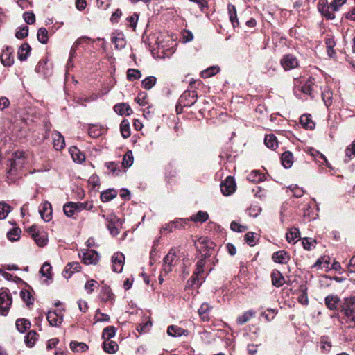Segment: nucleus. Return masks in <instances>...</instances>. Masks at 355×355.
Returning a JSON list of instances; mask_svg holds the SVG:
<instances>
[{"instance_id":"47","label":"nucleus","mask_w":355,"mask_h":355,"mask_svg":"<svg viewBox=\"0 0 355 355\" xmlns=\"http://www.w3.org/2000/svg\"><path fill=\"white\" fill-rule=\"evenodd\" d=\"M75 207L78 212L83 210H91L93 208V203L92 201H85L83 202H75Z\"/></svg>"},{"instance_id":"59","label":"nucleus","mask_w":355,"mask_h":355,"mask_svg":"<svg viewBox=\"0 0 355 355\" xmlns=\"http://www.w3.org/2000/svg\"><path fill=\"white\" fill-rule=\"evenodd\" d=\"M105 166L114 175H118L121 173L119 163L114 162H109L105 163Z\"/></svg>"},{"instance_id":"58","label":"nucleus","mask_w":355,"mask_h":355,"mask_svg":"<svg viewBox=\"0 0 355 355\" xmlns=\"http://www.w3.org/2000/svg\"><path fill=\"white\" fill-rule=\"evenodd\" d=\"M345 157H347V159H345V162H349L352 158L355 157V140L346 148Z\"/></svg>"},{"instance_id":"38","label":"nucleus","mask_w":355,"mask_h":355,"mask_svg":"<svg viewBox=\"0 0 355 355\" xmlns=\"http://www.w3.org/2000/svg\"><path fill=\"white\" fill-rule=\"evenodd\" d=\"M36 244L40 247H43L46 245L48 239L44 232H40L39 234H34L33 238Z\"/></svg>"},{"instance_id":"52","label":"nucleus","mask_w":355,"mask_h":355,"mask_svg":"<svg viewBox=\"0 0 355 355\" xmlns=\"http://www.w3.org/2000/svg\"><path fill=\"white\" fill-rule=\"evenodd\" d=\"M20 296L27 305L33 304L34 299L30 291L27 290H21L20 292Z\"/></svg>"},{"instance_id":"37","label":"nucleus","mask_w":355,"mask_h":355,"mask_svg":"<svg viewBox=\"0 0 355 355\" xmlns=\"http://www.w3.org/2000/svg\"><path fill=\"white\" fill-rule=\"evenodd\" d=\"M120 131L122 137L125 139L130 136V123L128 120L123 119L120 124Z\"/></svg>"},{"instance_id":"44","label":"nucleus","mask_w":355,"mask_h":355,"mask_svg":"<svg viewBox=\"0 0 355 355\" xmlns=\"http://www.w3.org/2000/svg\"><path fill=\"white\" fill-rule=\"evenodd\" d=\"M64 214L68 217H72L75 213H78L75 207V202H69L63 207Z\"/></svg>"},{"instance_id":"19","label":"nucleus","mask_w":355,"mask_h":355,"mask_svg":"<svg viewBox=\"0 0 355 355\" xmlns=\"http://www.w3.org/2000/svg\"><path fill=\"white\" fill-rule=\"evenodd\" d=\"M272 259L276 263L284 264L290 260V256L286 251L279 250L273 253Z\"/></svg>"},{"instance_id":"50","label":"nucleus","mask_w":355,"mask_h":355,"mask_svg":"<svg viewBox=\"0 0 355 355\" xmlns=\"http://www.w3.org/2000/svg\"><path fill=\"white\" fill-rule=\"evenodd\" d=\"M133 155L131 150L127 151L123 155L122 165L124 167H130L133 164Z\"/></svg>"},{"instance_id":"57","label":"nucleus","mask_w":355,"mask_h":355,"mask_svg":"<svg viewBox=\"0 0 355 355\" xmlns=\"http://www.w3.org/2000/svg\"><path fill=\"white\" fill-rule=\"evenodd\" d=\"M141 71L135 69H129L127 71V78L130 81H134L141 77Z\"/></svg>"},{"instance_id":"39","label":"nucleus","mask_w":355,"mask_h":355,"mask_svg":"<svg viewBox=\"0 0 355 355\" xmlns=\"http://www.w3.org/2000/svg\"><path fill=\"white\" fill-rule=\"evenodd\" d=\"M248 180L252 182H259L264 180L265 175L258 171H252L248 175Z\"/></svg>"},{"instance_id":"9","label":"nucleus","mask_w":355,"mask_h":355,"mask_svg":"<svg viewBox=\"0 0 355 355\" xmlns=\"http://www.w3.org/2000/svg\"><path fill=\"white\" fill-rule=\"evenodd\" d=\"M236 189V183L232 176H228L220 183V190L224 196L232 194Z\"/></svg>"},{"instance_id":"28","label":"nucleus","mask_w":355,"mask_h":355,"mask_svg":"<svg viewBox=\"0 0 355 355\" xmlns=\"http://www.w3.org/2000/svg\"><path fill=\"white\" fill-rule=\"evenodd\" d=\"M89 40H90V38H89L87 37H81L78 38V40H76L70 49L69 58H74L76 57L78 46L80 44L85 43V42H87Z\"/></svg>"},{"instance_id":"55","label":"nucleus","mask_w":355,"mask_h":355,"mask_svg":"<svg viewBox=\"0 0 355 355\" xmlns=\"http://www.w3.org/2000/svg\"><path fill=\"white\" fill-rule=\"evenodd\" d=\"M51 269L52 268L50 263L46 262L42 265L40 272L42 276L45 277L47 279H50L51 277Z\"/></svg>"},{"instance_id":"41","label":"nucleus","mask_w":355,"mask_h":355,"mask_svg":"<svg viewBox=\"0 0 355 355\" xmlns=\"http://www.w3.org/2000/svg\"><path fill=\"white\" fill-rule=\"evenodd\" d=\"M115 334L116 328L114 326H109L103 329L102 338L104 340H110L112 338L114 337Z\"/></svg>"},{"instance_id":"23","label":"nucleus","mask_w":355,"mask_h":355,"mask_svg":"<svg viewBox=\"0 0 355 355\" xmlns=\"http://www.w3.org/2000/svg\"><path fill=\"white\" fill-rule=\"evenodd\" d=\"M255 316V312L253 310H248L243 313L241 315L238 316L236 318V323L239 325H243L247 322H248L250 319Z\"/></svg>"},{"instance_id":"7","label":"nucleus","mask_w":355,"mask_h":355,"mask_svg":"<svg viewBox=\"0 0 355 355\" xmlns=\"http://www.w3.org/2000/svg\"><path fill=\"white\" fill-rule=\"evenodd\" d=\"M280 63L285 71L294 69L299 66L298 60L292 54L284 55L281 59Z\"/></svg>"},{"instance_id":"13","label":"nucleus","mask_w":355,"mask_h":355,"mask_svg":"<svg viewBox=\"0 0 355 355\" xmlns=\"http://www.w3.org/2000/svg\"><path fill=\"white\" fill-rule=\"evenodd\" d=\"M13 49L7 46L1 55V61L4 66L10 67L14 63Z\"/></svg>"},{"instance_id":"17","label":"nucleus","mask_w":355,"mask_h":355,"mask_svg":"<svg viewBox=\"0 0 355 355\" xmlns=\"http://www.w3.org/2000/svg\"><path fill=\"white\" fill-rule=\"evenodd\" d=\"M99 297L105 302H109L112 303L114 301V295L112 292L111 288L107 286L102 287Z\"/></svg>"},{"instance_id":"31","label":"nucleus","mask_w":355,"mask_h":355,"mask_svg":"<svg viewBox=\"0 0 355 355\" xmlns=\"http://www.w3.org/2000/svg\"><path fill=\"white\" fill-rule=\"evenodd\" d=\"M264 143L268 148L272 150H275L278 147L277 138L272 134L266 135Z\"/></svg>"},{"instance_id":"8","label":"nucleus","mask_w":355,"mask_h":355,"mask_svg":"<svg viewBox=\"0 0 355 355\" xmlns=\"http://www.w3.org/2000/svg\"><path fill=\"white\" fill-rule=\"evenodd\" d=\"M106 222L110 233L114 236H117L119 234V219L118 217L114 214H110L106 216Z\"/></svg>"},{"instance_id":"60","label":"nucleus","mask_w":355,"mask_h":355,"mask_svg":"<svg viewBox=\"0 0 355 355\" xmlns=\"http://www.w3.org/2000/svg\"><path fill=\"white\" fill-rule=\"evenodd\" d=\"M287 189L290 190L296 198H300L304 193L303 189L299 187L297 184L291 185L287 187Z\"/></svg>"},{"instance_id":"25","label":"nucleus","mask_w":355,"mask_h":355,"mask_svg":"<svg viewBox=\"0 0 355 355\" xmlns=\"http://www.w3.org/2000/svg\"><path fill=\"white\" fill-rule=\"evenodd\" d=\"M300 238V231L296 227H291L286 234V241L290 243H295Z\"/></svg>"},{"instance_id":"5","label":"nucleus","mask_w":355,"mask_h":355,"mask_svg":"<svg viewBox=\"0 0 355 355\" xmlns=\"http://www.w3.org/2000/svg\"><path fill=\"white\" fill-rule=\"evenodd\" d=\"M198 94L196 91H184L180 96L178 104L181 107H191L197 101Z\"/></svg>"},{"instance_id":"53","label":"nucleus","mask_w":355,"mask_h":355,"mask_svg":"<svg viewBox=\"0 0 355 355\" xmlns=\"http://www.w3.org/2000/svg\"><path fill=\"white\" fill-rule=\"evenodd\" d=\"M156 83V78L155 76H148L143 80L141 85L146 89H150Z\"/></svg>"},{"instance_id":"14","label":"nucleus","mask_w":355,"mask_h":355,"mask_svg":"<svg viewBox=\"0 0 355 355\" xmlns=\"http://www.w3.org/2000/svg\"><path fill=\"white\" fill-rule=\"evenodd\" d=\"M112 42L114 44L116 49H122L126 45L125 36L121 32H116L112 34Z\"/></svg>"},{"instance_id":"51","label":"nucleus","mask_w":355,"mask_h":355,"mask_svg":"<svg viewBox=\"0 0 355 355\" xmlns=\"http://www.w3.org/2000/svg\"><path fill=\"white\" fill-rule=\"evenodd\" d=\"M332 345L331 342L328 340L327 337L323 336L320 340V348L323 353H328L330 352Z\"/></svg>"},{"instance_id":"22","label":"nucleus","mask_w":355,"mask_h":355,"mask_svg":"<svg viewBox=\"0 0 355 355\" xmlns=\"http://www.w3.org/2000/svg\"><path fill=\"white\" fill-rule=\"evenodd\" d=\"M340 299L336 295H329L325 297V304L330 310H336L338 308Z\"/></svg>"},{"instance_id":"24","label":"nucleus","mask_w":355,"mask_h":355,"mask_svg":"<svg viewBox=\"0 0 355 355\" xmlns=\"http://www.w3.org/2000/svg\"><path fill=\"white\" fill-rule=\"evenodd\" d=\"M114 110L120 115H130L132 110L126 103H119L114 105Z\"/></svg>"},{"instance_id":"3","label":"nucleus","mask_w":355,"mask_h":355,"mask_svg":"<svg viewBox=\"0 0 355 355\" xmlns=\"http://www.w3.org/2000/svg\"><path fill=\"white\" fill-rule=\"evenodd\" d=\"M12 300L10 291L6 288H0V313L7 315Z\"/></svg>"},{"instance_id":"43","label":"nucleus","mask_w":355,"mask_h":355,"mask_svg":"<svg viewBox=\"0 0 355 355\" xmlns=\"http://www.w3.org/2000/svg\"><path fill=\"white\" fill-rule=\"evenodd\" d=\"M38 335L35 331H30L25 336V343L28 347H33L37 340Z\"/></svg>"},{"instance_id":"49","label":"nucleus","mask_w":355,"mask_h":355,"mask_svg":"<svg viewBox=\"0 0 355 355\" xmlns=\"http://www.w3.org/2000/svg\"><path fill=\"white\" fill-rule=\"evenodd\" d=\"M102 128L96 125H92L88 130L89 135L92 138H97L102 134Z\"/></svg>"},{"instance_id":"16","label":"nucleus","mask_w":355,"mask_h":355,"mask_svg":"<svg viewBox=\"0 0 355 355\" xmlns=\"http://www.w3.org/2000/svg\"><path fill=\"white\" fill-rule=\"evenodd\" d=\"M272 286L279 288L285 283V278L278 270H273L270 275Z\"/></svg>"},{"instance_id":"30","label":"nucleus","mask_w":355,"mask_h":355,"mask_svg":"<svg viewBox=\"0 0 355 355\" xmlns=\"http://www.w3.org/2000/svg\"><path fill=\"white\" fill-rule=\"evenodd\" d=\"M209 218V214L206 211H199L196 214L192 215L190 217V220L195 223H204Z\"/></svg>"},{"instance_id":"63","label":"nucleus","mask_w":355,"mask_h":355,"mask_svg":"<svg viewBox=\"0 0 355 355\" xmlns=\"http://www.w3.org/2000/svg\"><path fill=\"white\" fill-rule=\"evenodd\" d=\"M314 85L313 81L311 79L307 80V82L302 87V92L304 94L312 95L313 87Z\"/></svg>"},{"instance_id":"4","label":"nucleus","mask_w":355,"mask_h":355,"mask_svg":"<svg viewBox=\"0 0 355 355\" xmlns=\"http://www.w3.org/2000/svg\"><path fill=\"white\" fill-rule=\"evenodd\" d=\"M78 256L81 259L82 262L86 265L96 264L99 260L98 253L94 250H81L78 253Z\"/></svg>"},{"instance_id":"15","label":"nucleus","mask_w":355,"mask_h":355,"mask_svg":"<svg viewBox=\"0 0 355 355\" xmlns=\"http://www.w3.org/2000/svg\"><path fill=\"white\" fill-rule=\"evenodd\" d=\"M41 218L46 222H49L52 218L51 204L48 201L42 204V209L39 211Z\"/></svg>"},{"instance_id":"6","label":"nucleus","mask_w":355,"mask_h":355,"mask_svg":"<svg viewBox=\"0 0 355 355\" xmlns=\"http://www.w3.org/2000/svg\"><path fill=\"white\" fill-rule=\"evenodd\" d=\"M203 257L200 259L196 263V270L193 272L192 277L188 280L187 284L192 286L194 284H200L199 277L204 272V267L205 265V258L207 254L202 255Z\"/></svg>"},{"instance_id":"48","label":"nucleus","mask_w":355,"mask_h":355,"mask_svg":"<svg viewBox=\"0 0 355 355\" xmlns=\"http://www.w3.org/2000/svg\"><path fill=\"white\" fill-rule=\"evenodd\" d=\"M37 40L42 44L48 42V31L45 28H40L37 34Z\"/></svg>"},{"instance_id":"1","label":"nucleus","mask_w":355,"mask_h":355,"mask_svg":"<svg viewBox=\"0 0 355 355\" xmlns=\"http://www.w3.org/2000/svg\"><path fill=\"white\" fill-rule=\"evenodd\" d=\"M27 154L23 150H17L11 154L8 158V169L7 173L9 175L16 174L20 171L26 163Z\"/></svg>"},{"instance_id":"11","label":"nucleus","mask_w":355,"mask_h":355,"mask_svg":"<svg viewBox=\"0 0 355 355\" xmlns=\"http://www.w3.org/2000/svg\"><path fill=\"white\" fill-rule=\"evenodd\" d=\"M46 318L49 324L52 327H58L63 321V315L60 311H49Z\"/></svg>"},{"instance_id":"40","label":"nucleus","mask_w":355,"mask_h":355,"mask_svg":"<svg viewBox=\"0 0 355 355\" xmlns=\"http://www.w3.org/2000/svg\"><path fill=\"white\" fill-rule=\"evenodd\" d=\"M31 327V322L24 318L17 319L16 321V327L19 331L24 333Z\"/></svg>"},{"instance_id":"18","label":"nucleus","mask_w":355,"mask_h":355,"mask_svg":"<svg viewBox=\"0 0 355 355\" xmlns=\"http://www.w3.org/2000/svg\"><path fill=\"white\" fill-rule=\"evenodd\" d=\"M81 268L80 264L78 262H71L67 264L63 271V275L64 277L69 279L71 277L72 274L76 272L80 271Z\"/></svg>"},{"instance_id":"61","label":"nucleus","mask_w":355,"mask_h":355,"mask_svg":"<svg viewBox=\"0 0 355 355\" xmlns=\"http://www.w3.org/2000/svg\"><path fill=\"white\" fill-rule=\"evenodd\" d=\"M20 232H21L20 229L12 228L7 233V237L11 241H17L19 239Z\"/></svg>"},{"instance_id":"32","label":"nucleus","mask_w":355,"mask_h":355,"mask_svg":"<svg viewBox=\"0 0 355 355\" xmlns=\"http://www.w3.org/2000/svg\"><path fill=\"white\" fill-rule=\"evenodd\" d=\"M282 163L286 168L291 167L293 162V155L289 151H286L282 155Z\"/></svg>"},{"instance_id":"26","label":"nucleus","mask_w":355,"mask_h":355,"mask_svg":"<svg viewBox=\"0 0 355 355\" xmlns=\"http://www.w3.org/2000/svg\"><path fill=\"white\" fill-rule=\"evenodd\" d=\"M229 19L234 28L239 26V23L237 18L236 8L234 5L229 4L227 6Z\"/></svg>"},{"instance_id":"62","label":"nucleus","mask_w":355,"mask_h":355,"mask_svg":"<svg viewBox=\"0 0 355 355\" xmlns=\"http://www.w3.org/2000/svg\"><path fill=\"white\" fill-rule=\"evenodd\" d=\"M322 100L327 107H329L331 105V103H332V92L330 90L327 89V90H324V92H322Z\"/></svg>"},{"instance_id":"10","label":"nucleus","mask_w":355,"mask_h":355,"mask_svg":"<svg viewBox=\"0 0 355 355\" xmlns=\"http://www.w3.org/2000/svg\"><path fill=\"white\" fill-rule=\"evenodd\" d=\"M125 261V256L121 252H116L112 257L113 271L117 273L122 272Z\"/></svg>"},{"instance_id":"45","label":"nucleus","mask_w":355,"mask_h":355,"mask_svg":"<svg viewBox=\"0 0 355 355\" xmlns=\"http://www.w3.org/2000/svg\"><path fill=\"white\" fill-rule=\"evenodd\" d=\"M300 289L301 293L299 295L297 300L300 304H302L303 305H307L309 303V299H308V295H307V293H306L307 288L305 285H301L300 286Z\"/></svg>"},{"instance_id":"27","label":"nucleus","mask_w":355,"mask_h":355,"mask_svg":"<svg viewBox=\"0 0 355 355\" xmlns=\"http://www.w3.org/2000/svg\"><path fill=\"white\" fill-rule=\"evenodd\" d=\"M31 49V46L27 43L21 44L18 50V58L21 61L26 60L29 55Z\"/></svg>"},{"instance_id":"34","label":"nucleus","mask_w":355,"mask_h":355,"mask_svg":"<svg viewBox=\"0 0 355 355\" xmlns=\"http://www.w3.org/2000/svg\"><path fill=\"white\" fill-rule=\"evenodd\" d=\"M117 196V191L115 189H107L101 193V200L103 202H109Z\"/></svg>"},{"instance_id":"29","label":"nucleus","mask_w":355,"mask_h":355,"mask_svg":"<svg viewBox=\"0 0 355 355\" xmlns=\"http://www.w3.org/2000/svg\"><path fill=\"white\" fill-rule=\"evenodd\" d=\"M69 152L74 162L77 163H82L85 160V155L76 147L70 148Z\"/></svg>"},{"instance_id":"36","label":"nucleus","mask_w":355,"mask_h":355,"mask_svg":"<svg viewBox=\"0 0 355 355\" xmlns=\"http://www.w3.org/2000/svg\"><path fill=\"white\" fill-rule=\"evenodd\" d=\"M70 348L74 352H83L88 349V346L83 342L71 341Z\"/></svg>"},{"instance_id":"42","label":"nucleus","mask_w":355,"mask_h":355,"mask_svg":"<svg viewBox=\"0 0 355 355\" xmlns=\"http://www.w3.org/2000/svg\"><path fill=\"white\" fill-rule=\"evenodd\" d=\"M186 331V330H184L182 328L175 325L169 326L167 329V334H168V336L173 337L180 336L184 334V332Z\"/></svg>"},{"instance_id":"46","label":"nucleus","mask_w":355,"mask_h":355,"mask_svg":"<svg viewBox=\"0 0 355 355\" xmlns=\"http://www.w3.org/2000/svg\"><path fill=\"white\" fill-rule=\"evenodd\" d=\"M300 121L302 125L306 129L311 130L313 128L315 125L314 123L311 119L310 116L309 115L304 114L301 116Z\"/></svg>"},{"instance_id":"33","label":"nucleus","mask_w":355,"mask_h":355,"mask_svg":"<svg viewBox=\"0 0 355 355\" xmlns=\"http://www.w3.org/2000/svg\"><path fill=\"white\" fill-rule=\"evenodd\" d=\"M211 306L205 302L202 303L198 309V314L202 320L204 321L209 320V312L211 310Z\"/></svg>"},{"instance_id":"12","label":"nucleus","mask_w":355,"mask_h":355,"mask_svg":"<svg viewBox=\"0 0 355 355\" xmlns=\"http://www.w3.org/2000/svg\"><path fill=\"white\" fill-rule=\"evenodd\" d=\"M176 252L174 249H171L164 258V270L167 273L172 270V267L176 261Z\"/></svg>"},{"instance_id":"56","label":"nucleus","mask_w":355,"mask_h":355,"mask_svg":"<svg viewBox=\"0 0 355 355\" xmlns=\"http://www.w3.org/2000/svg\"><path fill=\"white\" fill-rule=\"evenodd\" d=\"M10 211L11 207L10 205L3 202H0V220L6 218Z\"/></svg>"},{"instance_id":"35","label":"nucleus","mask_w":355,"mask_h":355,"mask_svg":"<svg viewBox=\"0 0 355 355\" xmlns=\"http://www.w3.org/2000/svg\"><path fill=\"white\" fill-rule=\"evenodd\" d=\"M119 349V346L116 342L112 340H104L103 349L105 352L109 354L115 353Z\"/></svg>"},{"instance_id":"54","label":"nucleus","mask_w":355,"mask_h":355,"mask_svg":"<svg viewBox=\"0 0 355 355\" xmlns=\"http://www.w3.org/2000/svg\"><path fill=\"white\" fill-rule=\"evenodd\" d=\"M219 71H220L219 67H216V66L211 67L207 69L206 70L202 71L201 72V76L204 78H209V77L216 74L217 73H218Z\"/></svg>"},{"instance_id":"2","label":"nucleus","mask_w":355,"mask_h":355,"mask_svg":"<svg viewBox=\"0 0 355 355\" xmlns=\"http://www.w3.org/2000/svg\"><path fill=\"white\" fill-rule=\"evenodd\" d=\"M340 307L349 327H355V297L345 298Z\"/></svg>"},{"instance_id":"21","label":"nucleus","mask_w":355,"mask_h":355,"mask_svg":"<svg viewBox=\"0 0 355 355\" xmlns=\"http://www.w3.org/2000/svg\"><path fill=\"white\" fill-rule=\"evenodd\" d=\"M185 222L182 221V220H177L173 222H171L168 224H166L161 229V232L167 231L168 232H171L175 229H180L184 227Z\"/></svg>"},{"instance_id":"64","label":"nucleus","mask_w":355,"mask_h":355,"mask_svg":"<svg viewBox=\"0 0 355 355\" xmlns=\"http://www.w3.org/2000/svg\"><path fill=\"white\" fill-rule=\"evenodd\" d=\"M257 234H254V232H248L245 235V240L249 245L254 246L255 245L257 240Z\"/></svg>"},{"instance_id":"20","label":"nucleus","mask_w":355,"mask_h":355,"mask_svg":"<svg viewBox=\"0 0 355 355\" xmlns=\"http://www.w3.org/2000/svg\"><path fill=\"white\" fill-rule=\"evenodd\" d=\"M53 147L57 150H62L65 146L64 137L58 131L53 133Z\"/></svg>"}]
</instances>
